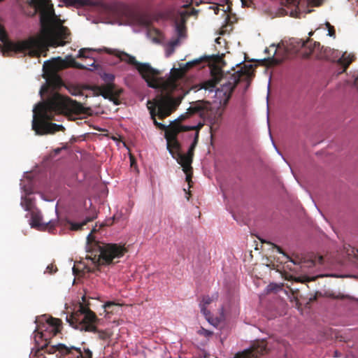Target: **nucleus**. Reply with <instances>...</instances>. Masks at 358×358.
Listing matches in <instances>:
<instances>
[{"instance_id":"obj_1","label":"nucleus","mask_w":358,"mask_h":358,"mask_svg":"<svg viewBox=\"0 0 358 358\" xmlns=\"http://www.w3.org/2000/svg\"><path fill=\"white\" fill-rule=\"evenodd\" d=\"M184 96L185 93L177 95L173 93H164L152 100H148L147 108L154 124L159 129L165 130L171 127L177 120H184L194 116H199L203 120H208L210 123L214 122V119L209 113L211 104L208 101H203L192 103L185 113H182L177 118L169 121L168 123L157 121L155 118L157 115L159 118H163L170 115L180 105Z\"/></svg>"},{"instance_id":"obj_2","label":"nucleus","mask_w":358,"mask_h":358,"mask_svg":"<svg viewBox=\"0 0 358 358\" xmlns=\"http://www.w3.org/2000/svg\"><path fill=\"white\" fill-rule=\"evenodd\" d=\"M66 99L59 94H53L47 101L39 102L33 108L32 129L36 134L43 135L64 129L62 124L48 123L53 113L62 110Z\"/></svg>"},{"instance_id":"obj_3","label":"nucleus","mask_w":358,"mask_h":358,"mask_svg":"<svg viewBox=\"0 0 358 358\" xmlns=\"http://www.w3.org/2000/svg\"><path fill=\"white\" fill-rule=\"evenodd\" d=\"M252 74V65H244L239 70L234 72L230 78L221 84L220 87H216L219 82L217 78H213L202 83L199 90H203L205 94L214 99V102L220 105L226 104L229 101L233 90L239 82L242 76L247 78Z\"/></svg>"},{"instance_id":"obj_4","label":"nucleus","mask_w":358,"mask_h":358,"mask_svg":"<svg viewBox=\"0 0 358 358\" xmlns=\"http://www.w3.org/2000/svg\"><path fill=\"white\" fill-rule=\"evenodd\" d=\"M20 181V206L27 212L26 217L29 218V224L31 228L38 231L43 230L48 224L52 223L53 220L44 218L41 210L36 207L34 199L31 196L34 192L30 174L28 172L24 173Z\"/></svg>"},{"instance_id":"obj_5","label":"nucleus","mask_w":358,"mask_h":358,"mask_svg":"<svg viewBox=\"0 0 358 358\" xmlns=\"http://www.w3.org/2000/svg\"><path fill=\"white\" fill-rule=\"evenodd\" d=\"M101 51L103 50L108 54L113 55L120 59V61L126 62L128 64H132L135 66L136 69L141 75L147 83V85L150 88L157 89L161 87V83L155 79V77L159 74L158 69L152 68L149 63L138 62L136 61L134 56L131 55L124 51L118 49H112L104 48L103 49H92V48H81L78 50L76 57L78 58H90V57L86 54L89 51Z\"/></svg>"},{"instance_id":"obj_6","label":"nucleus","mask_w":358,"mask_h":358,"mask_svg":"<svg viewBox=\"0 0 358 358\" xmlns=\"http://www.w3.org/2000/svg\"><path fill=\"white\" fill-rule=\"evenodd\" d=\"M96 247L94 253L86 257L95 265H108L122 257L126 250L124 246L113 243H103Z\"/></svg>"},{"instance_id":"obj_7","label":"nucleus","mask_w":358,"mask_h":358,"mask_svg":"<svg viewBox=\"0 0 358 358\" xmlns=\"http://www.w3.org/2000/svg\"><path fill=\"white\" fill-rule=\"evenodd\" d=\"M199 133L196 132L194 136V139L191 145H189L188 150L185 153H182L177 150L176 152L170 148V146L173 147L174 148L178 150L179 144L178 141L173 138L169 140V143L167 144V150L171 155V156L175 159L177 162L182 166V171L185 173V180L189 182L191 181V174L189 171L192 170V157L194 153V150L197 144Z\"/></svg>"},{"instance_id":"obj_8","label":"nucleus","mask_w":358,"mask_h":358,"mask_svg":"<svg viewBox=\"0 0 358 358\" xmlns=\"http://www.w3.org/2000/svg\"><path fill=\"white\" fill-rule=\"evenodd\" d=\"M67 64L80 69L93 70V68L96 67L94 61L90 64L85 65L76 62L75 59L73 58L71 55H67L64 59H62L60 57H57L45 61L43 69L45 73H53L65 67Z\"/></svg>"},{"instance_id":"obj_9","label":"nucleus","mask_w":358,"mask_h":358,"mask_svg":"<svg viewBox=\"0 0 358 358\" xmlns=\"http://www.w3.org/2000/svg\"><path fill=\"white\" fill-rule=\"evenodd\" d=\"M61 321L58 319L49 317L45 319L43 324L44 332L35 330L34 341L39 348H43L48 345V340L57 335L60 331Z\"/></svg>"},{"instance_id":"obj_10","label":"nucleus","mask_w":358,"mask_h":358,"mask_svg":"<svg viewBox=\"0 0 358 358\" xmlns=\"http://www.w3.org/2000/svg\"><path fill=\"white\" fill-rule=\"evenodd\" d=\"M183 63H178V66H173L169 72V80L162 84V90L164 93H173L176 95L185 93V96L189 92V90L184 91L177 87L176 83L173 80L178 78L182 76L189 66H185Z\"/></svg>"},{"instance_id":"obj_11","label":"nucleus","mask_w":358,"mask_h":358,"mask_svg":"<svg viewBox=\"0 0 358 358\" xmlns=\"http://www.w3.org/2000/svg\"><path fill=\"white\" fill-rule=\"evenodd\" d=\"M306 42L299 38H291L288 41L287 46L284 48L282 52H277L278 48H280V44L275 45L273 43L270 48H275L274 52L271 58V62L274 64H278L286 59L288 53H296L300 48L305 45Z\"/></svg>"},{"instance_id":"obj_12","label":"nucleus","mask_w":358,"mask_h":358,"mask_svg":"<svg viewBox=\"0 0 358 358\" xmlns=\"http://www.w3.org/2000/svg\"><path fill=\"white\" fill-rule=\"evenodd\" d=\"M322 52L327 59L341 64L344 67L343 71L352 61L353 57L351 55H348L347 52L341 54V52L330 47H322Z\"/></svg>"},{"instance_id":"obj_13","label":"nucleus","mask_w":358,"mask_h":358,"mask_svg":"<svg viewBox=\"0 0 358 358\" xmlns=\"http://www.w3.org/2000/svg\"><path fill=\"white\" fill-rule=\"evenodd\" d=\"M78 313L83 315V318L81 319L83 324L80 329L85 331H95L96 327L93 324L96 319L95 315L82 303H79Z\"/></svg>"},{"instance_id":"obj_14","label":"nucleus","mask_w":358,"mask_h":358,"mask_svg":"<svg viewBox=\"0 0 358 358\" xmlns=\"http://www.w3.org/2000/svg\"><path fill=\"white\" fill-rule=\"evenodd\" d=\"M265 351V343L262 341L257 343V345L254 344L250 348H245L241 352H237L234 358H258Z\"/></svg>"},{"instance_id":"obj_15","label":"nucleus","mask_w":358,"mask_h":358,"mask_svg":"<svg viewBox=\"0 0 358 358\" xmlns=\"http://www.w3.org/2000/svg\"><path fill=\"white\" fill-rule=\"evenodd\" d=\"M185 27L182 24H176L175 32L176 38L171 39L169 42L164 45L165 55L166 57H170L175 51V48L180 43V41L185 38Z\"/></svg>"},{"instance_id":"obj_16","label":"nucleus","mask_w":358,"mask_h":358,"mask_svg":"<svg viewBox=\"0 0 358 358\" xmlns=\"http://www.w3.org/2000/svg\"><path fill=\"white\" fill-rule=\"evenodd\" d=\"M67 6H90L93 7L101 8L103 10H109L111 6L105 2L103 0H62Z\"/></svg>"},{"instance_id":"obj_17","label":"nucleus","mask_w":358,"mask_h":358,"mask_svg":"<svg viewBox=\"0 0 358 358\" xmlns=\"http://www.w3.org/2000/svg\"><path fill=\"white\" fill-rule=\"evenodd\" d=\"M61 353L67 354L69 352L70 350L74 349L78 351L83 358H92V352L88 348H85L83 352L81 351L80 348H78L73 345L66 346L64 343H57L53 345Z\"/></svg>"},{"instance_id":"obj_18","label":"nucleus","mask_w":358,"mask_h":358,"mask_svg":"<svg viewBox=\"0 0 358 358\" xmlns=\"http://www.w3.org/2000/svg\"><path fill=\"white\" fill-rule=\"evenodd\" d=\"M206 320V321L213 327L217 328L222 322L218 317H213L210 311L206 313H201Z\"/></svg>"},{"instance_id":"obj_19","label":"nucleus","mask_w":358,"mask_h":358,"mask_svg":"<svg viewBox=\"0 0 358 358\" xmlns=\"http://www.w3.org/2000/svg\"><path fill=\"white\" fill-rule=\"evenodd\" d=\"M215 42L216 43L215 48L217 50V54L215 56L216 57H222L224 55V46L226 44V41L224 38L221 37H217L215 38Z\"/></svg>"},{"instance_id":"obj_20","label":"nucleus","mask_w":358,"mask_h":358,"mask_svg":"<svg viewBox=\"0 0 358 358\" xmlns=\"http://www.w3.org/2000/svg\"><path fill=\"white\" fill-rule=\"evenodd\" d=\"M212 302H213V300H211L209 295L203 296L201 299V301H200V303L199 304V307L200 308V312L206 313L207 311H210L207 308V306Z\"/></svg>"},{"instance_id":"obj_21","label":"nucleus","mask_w":358,"mask_h":358,"mask_svg":"<svg viewBox=\"0 0 358 358\" xmlns=\"http://www.w3.org/2000/svg\"><path fill=\"white\" fill-rule=\"evenodd\" d=\"M101 95L103 99H108L110 101L113 102L114 105L117 106L119 104L117 99L113 96L111 91L103 90L101 92Z\"/></svg>"},{"instance_id":"obj_22","label":"nucleus","mask_w":358,"mask_h":358,"mask_svg":"<svg viewBox=\"0 0 358 358\" xmlns=\"http://www.w3.org/2000/svg\"><path fill=\"white\" fill-rule=\"evenodd\" d=\"M90 220H91L90 218H86V219H85V220H83L81 222L68 221L67 223L69 224L70 229L71 230H79L83 227V226H84L86 223H87Z\"/></svg>"},{"instance_id":"obj_23","label":"nucleus","mask_w":358,"mask_h":358,"mask_svg":"<svg viewBox=\"0 0 358 358\" xmlns=\"http://www.w3.org/2000/svg\"><path fill=\"white\" fill-rule=\"evenodd\" d=\"M288 4H290L294 7L298 6L301 0H285ZM307 2L311 3L314 5H320L323 0H305Z\"/></svg>"},{"instance_id":"obj_24","label":"nucleus","mask_w":358,"mask_h":358,"mask_svg":"<svg viewBox=\"0 0 358 358\" xmlns=\"http://www.w3.org/2000/svg\"><path fill=\"white\" fill-rule=\"evenodd\" d=\"M197 334L201 336H203L207 340H209V338L213 335V332L212 331L206 329L203 327H201L197 331Z\"/></svg>"},{"instance_id":"obj_25","label":"nucleus","mask_w":358,"mask_h":358,"mask_svg":"<svg viewBox=\"0 0 358 358\" xmlns=\"http://www.w3.org/2000/svg\"><path fill=\"white\" fill-rule=\"evenodd\" d=\"M203 125V122L201 121H199L196 123L189 124V125H184L182 126V129L184 130H192L196 129H199Z\"/></svg>"},{"instance_id":"obj_26","label":"nucleus","mask_w":358,"mask_h":358,"mask_svg":"<svg viewBox=\"0 0 358 358\" xmlns=\"http://www.w3.org/2000/svg\"><path fill=\"white\" fill-rule=\"evenodd\" d=\"M213 55H212L211 57H213ZM210 57V56H209V55L201 56L199 58H197V59H193L192 61H189V62H187L185 63L184 65L185 66H189L190 67V66H192L194 64L199 63L202 59L208 58Z\"/></svg>"},{"instance_id":"obj_27","label":"nucleus","mask_w":358,"mask_h":358,"mask_svg":"<svg viewBox=\"0 0 358 358\" xmlns=\"http://www.w3.org/2000/svg\"><path fill=\"white\" fill-rule=\"evenodd\" d=\"M98 336L100 339L102 340H106L108 339L110 337V335L109 333L103 331H98Z\"/></svg>"},{"instance_id":"obj_28","label":"nucleus","mask_w":358,"mask_h":358,"mask_svg":"<svg viewBox=\"0 0 358 358\" xmlns=\"http://www.w3.org/2000/svg\"><path fill=\"white\" fill-rule=\"evenodd\" d=\"M275 248H276L277 251L278 253L280 254H282L288 261H289L290 262H292V264H296V262L292 259L287 255H286L281 249L280 247L277 246V245H275Z\"/></svg>"},{"instance_id":"obj_29","label":"nucleus","mask_w":358,"mask_h":358,"mask_svg":"<svg viewBox=\"0 0 358 358\" xmlns=\"http://www.w3.org/2000/svg\"><path fill=\"white\" fill-rule=\"evenodd\" d=\"M219 311V318L222 320V322H224L225 320V314H224V308L223 306H221V307L218 310Z\"/></svg>"},{"instance_id":"obj_30","label":"nucleus","mask_w":358,"mask_h":358,"mask_svg":"<svg viewBox=\"0 0 358 358\" xmlns=\"http://www.w3.org/2000/svg\"><path fill=\"white\" fill-rule=\"evenodd\" d=\"M280 286L277 285L276 283H270L268 286H267V289L268 291H273V290H275L278 288H280Z\"/></svg>"},{"instance_id":"obj_31","label":"nucleus","mask_w":358,"mask_h":358,"mask_svg":"<svg viewBox=\"0 0 358 358\" xmlns=\"http://www.w3.org/2000/svg\"><path fill=\"white\" fill-rule=\"evenodd\" d=\"M352 77V80L351 82H353L354 85H357V83L358 80V71H353Z\"/></svg>"},{"instance_id":"obj_32","label":"nucleus","mask_w":358,"mask_h":358,"mask_svg":"<svg viewBox=\"0 0 358 358\" xmlns=\"http://www.w3.org/2000/svg\"><path fill=\"white\" fill-rule=\"evenodd\" d=\"M114 306H116V304L114 302L108 301L103 304V308L105 310H106V309H109L110 307Z\"/></svg>"},{"instance_id":"obj_33","label":"nucleus","mask_w":358,"mask_h":358,"mask_svg":"<svg viewBox=\"0 0 358 358\" xmlns=\"http://www.w3.org/2000/svg\"><path fill=\"white\" fill-rule=\"evenodd\" d=\"M209 296L211 299V300H213V301H215L218 299L219 294L217 292H215L212 293L210 295H209Z\"/></svg>"},{"instance_id":"obj_34","label":"nucleus","mask_w":358,"mask_h":358,"mask_svg":"<svg viewBox=\"0 0 358 358\" xmlns=\"http://www.w3.org/2000/svg\"><path fill=\"white\" fill-rule=\"evenodd\" d=\"M326 26L328 27V36L330 37H335L334 31L331 29V25L329 22H326Z\"/></svg>"},{"instance_id":"obj_35","label":"nucleus","mask_w":358,"mask_h":358,"mask_svg":"<svg viewBox=\"0 0 358 358\" xmlns=\"http://www.w3.org/2000/svg\"><path fill=\"white\" fill-rule=\"evenodd\" d=\"M92 231H91L90 234L87 236V245H90L93 241L94 238L92 236Z\"/></svg>"},{"instance_id":"obj_36","label":"nucleus","mask_w":358,"mask_h":358,"mask_svg":"<svg viewBox=\"0 0 358 358\" xmlns=\"http://www.w3.org/2000/svg\"><path fill=\"white\" fill-rule=\"evenodd\" d=\"M351 253L355 256L356 259H358V250H355L354 248L350 249Z\"/></svg>"},{"instance_id":"obj_37","label":"nucleus","mask_w":358,"mask_h":358,"mask_svg":"<svg viewBox=\"0 0 358 358\" xmlns=\"http://www.w3.org/2000/svg\"><path fill=\"white\" fill-rule=\"evenodd\" d=\"M269 85H270V80H268V92H269ZM268 93L267 94L266 100L268 101ZM267 122H268V106L267 105Z\"/></svg>"},{"instance_id":"obj_38","label":"nucleus","mask_w":358,"mask_h":358,"mask_svg":"<svg viewBox=\"0 0 358 358\" xmlns=\"http://www.w3.org/2000/svg\"><path fill=\"white\" fill-rule=\"evenodd\" d=\"M53 271V266L52 265H48L47 267H46V271H45V273L46 272H48V273H52Z\"/></svg>"},{"instance_id":"obj_39","label":"nucleus","mask_w":358,"mask_h":358,"mask_svg":"<svg viewBox=\"0 0 358 358\" xmlns=\"http://www.w3.org/2000/svg\"><path fill=\"white\" fill-rule=\"evenodd\" d=\"M106 77L109 80H113L114 79V76L113 74H107L106 75Z\"/></svg>"},{"instance_id":"obj_40","label":"nucleus","mask_w":358,"mask_h":358,"mask_svg":"<svg viewBox=\"0 0 358 358\" xmlns=\"http://www.w3.org/2000/svg\"><path fill=\"white\" fill-rule=\"evenodd\" d=\"M47 90V87L45 85H42L41 87V90L39 91V93L41 94L42 92Z\"/></svg>"},{"instance_id":"obj_41","label":"nucleus","mask_w":358,"mask_h":358,"mask_svg":"<svg viewBox=\"0 0 358 358\" xmlns=\"http://www.w3.org/2000/svg\"><path fill=\"white\" fill-rule=\"evenodd\" d=\"M57 206L56 205L55 206V217H56L55 220H57V218H58V213H57Z\"/></svg>"},{"instance_id":"obj_42","label":"nucleus","mask_w":358,"mask_h":358,"mask_svg":"<svg viewBox=\"0 0 358 358\" xmlns=\"http://www.w3.org/2000/svg\"><path fill=\"white\" fill-rule=\"evenodd\" d=\"M270 138H271V139H272V138H271V134H270ZM271 141H272V143H273V147H274V148H275V149L277 150L278 153L279 155H280V153L279 152V151L277 150V148H276L275 145L274 144V143H273V140H271Z\"/></svg>"},{"instance_id":"obj_43","label":"nucleus","mask_w":358,"mask_h":358,"mask_svg":"<svg viewBox=\"0 0 358 358\" xmlns=\"http://www.w3.org/2000/svg\"><path fill=\"white\" fill-rule=\"evenodd\" d=\"M315 208H317V211H319V212H320V213L322 215V216H323V215H322V212L320 210V209L317 207V206H316L315 204Z\"/></svg>"},{"instance_id":"obj_44","label":"nucleus","mask_w":358,"mask_h":358,"mask_svg":"<svg viewBox=\"0 0 358 358\" xmlns=\"http://www.w3.org/2000/svg\"><path fill=\"white\" fill-rule=\"evenodd\" d=\"M85 296H82V301H83V303H84V302H85Z\"/></svg>"},{"instance_id":"obj_45","label":"nucleus","mask_w":358,"mask_h":358,"mask_svg":"<svg viewBox=\"0 0 358 358\" xmlns=\"http://www.w3.org/2000/svg\"><path fill=\"white\" fill-rule=\"evenodd\" d=\"M257 61H265L266 60V58H264V59H256Z\"/></svg>"},{"instance_id":"obj_46","label":"nucleus","mask_w":358,"mask_h":358,"mask_svg":"<svg viewBox=\"0 0 358 358\" xmlns=\"http://www.w3.org/2000/svg\"><path fill=\"white\" fill-rule=\"evenodd\" d=\"M335 356L337 357L338 356V352L337 351H335Z\"/></svg>"},{"instance_id":"obj_47","label":"nucleus","mask_w":358,"mask_h":358,"mask_svg":"<svg viewBox=\"0 0 358 358\" xmlns=\"http://www.w3.org/2000/svg\"><path fill=\"white\" fill-rule=\"evenodd\" d=\"M72 271H73V273L75 272V267L74 266L72 268Z\"/></svg>"},{"instance_id":"obj_48","label":"nucleus","mask_w":358,"mask_h":358,"mask_svg":"<svg viewBox=\"0 0 358 358\" xmlns=\"http://www.w3.org/2000/svg\"><path fill=\"white\" fill-rule=\"evenodd\" d=\"M290 15H294V13H293V11H291Z\"/></svg>"},{"instance_id":"obj_49","label":"nucleus","mask_w":358,"mask_h":358,"mask_svg":"<svg viewBox=\"0 0 358 358\" xmlns=\"http://www.w3.org/2000/svg\"><path fill=\"white\" fill-rule=\"evenodd\" d=\"M59 149H57V150H55V152H59Z\"/></svg>"},{"instance_id":"obj_50","label":"nucleus","mask_w":358,"mask_h":358,"mask_svg":"<svg viewBox=\"0 0 358 358\" xmlns=\"http://www.w3.org/2000/svg\"><path fill=\"white\" fill-rule=\"evenodd\" d=\"M264 51H265V52H268V49L266 48Z\"/></svg>"},{"instance_id":"obj_51","label":"nucleus","mask_w":358,"mask_h":358,"mask_svg":"<svg viewBox=\"0 0 358 358\" xmlns=\"http://www.w3.org/2000/svg\"><path fill=\"white\" fill-rule=\"evenodd\" d=\"M241 2H242V4H243V5H244V1H243V0H241Z\"/></svg>"},{"instance_id":"obj_52","label":"nucleus","mask_w":358,"mask_h":358,"mask_svg":"<svg viewBox=\"0 0 358 358\" xmlns=\"http://www.w3.org/2000/svg\"><path fill=\"white\" fill-rule=\"evenodd\" d=\"M357 90H358V87H357Z\"/></svg>"}]
</instances>
